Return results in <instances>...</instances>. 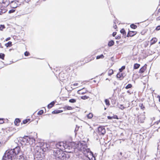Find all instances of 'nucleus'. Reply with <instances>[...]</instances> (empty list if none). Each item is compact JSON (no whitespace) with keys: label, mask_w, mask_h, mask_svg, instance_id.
<instances>
[{"label":"nucleus","mask_w":160,"mask_h":160,"mask_svg":"<svg viewBox=\"0 0 160 160\" xmlns=\"http://www.w3.org/2000/svg\"><path fill=\"white\" fill-rule=\"evenodd\" d=\"M116 33H117L116 32H113L112 34L113 36V37L115 36L116 35Z\"/></svg>","instance_id":"46"},{"label":"nucleus","mask_w":160,"mask_h":160,"mask_svg":"<svg viewBox=\"0 0 160 160\" xmlns=\"http://www.w3.org/2000/svg\"><path fill=\"white\" fill-rule=\"evenodd\" d=\"M146 68V67L144 66L142 67L140 69L139 71V72L140 73H143L144 71H145Z\"/></svg>","instance_id":"12"},{"label":"nucleus","mask_w":160,"mask_h":160,"mask_svg":"<svg viewBox=\"0 0 160 160\" xmlns=\"http://www.w3.org/2000/svg\"><path fill=\"white\" fill-rule=\"evenodd\" d=\"M76 100L74 99H71L69 100V102L72 103H74L76 102Z\"/></svg>","instance_id":"29"},{"label":"nucleus","mask_w":160,"mask_h":160,"mask_svg":"<svg viewBox=\"0 0 160 160\" xmlns=\"http://www.w3.org/2000/svg\"><path fill=\"white\" fill-rule=\"evenodd\" d=\"M132 87V85L131 84H129L127 85L125 88L126 89H128L129 88H131Z\"/></svg>","instance_id":"28"},{"label":"nucleus","mask_w":160,"mask_h":160,"mask_svg":"<svg viewBox=\"0 0 160 160\" xmlns=\"http://www.w3.org/2000/svg\"><path fill=\"white\" fill-rule=\"evenodd\" d=\"M104 58V56L103 54H101L100 55L96 57V59H100V58Z\"/></svg>","instance_id":"27"},{"label":"nucleus","mask_w":160,"mask_h":160,"mask_svg":"<svg viewBox=\"0 0 160 160\" xmlns=\"http://www.w3.org/2000/svg\"><path fill=\"white\" fill-rule=\"evenodd\" d=\"M53 155L56 159L64 160L66 159L67 155L63 153L62 151L56 149L53 151Z\"/></svg>","instance_id":"2"},{"label":"nucleus","mask_w":160,"mask_h":160,"mask_svg":"<svg viewBox=\"0 0 160 160\" xmlns=\"http://www.w3.org/2000/svg\"><path fill=\"white\" fill-rule=\"evenodd\" d=\"M43 0L45 1H46V0Z\"/></svg>","instance_id":"60"},{"label":"nucleus","mask_w":160,"mask_h":160,"mask_svg":"<svg viewBox=\"0 0 160 160\" xmlns=\"http://www.w3.org/2000/svg\"><path fill=\"white\" fill-rule=\"evenodd\" d=\"M156 19L157 21L160 20V17H158Z\"/></svg>","instance_id":"51"},{"label":"nucleus","mask_w":160,"mask_h":160,"mask_svg":"<svg viewBox=\"0 0 160 160\" xmlns=\"http://www.w3.org/2000/svg\"><path fill=\"white\" fill-rule=\"evenodd\" d=\"M12 45V42H9L5 44V46L7 47H10Z\"/></svg>","instance_id":"20"},{"label":"nucleus","mask_w":160,"mask_h":160,"mask_svg":"<svg viewBox=\"0 0 160 160\" xmlns=\"http://www.w3.org/2000/svg\"><path fill=\"white\" fill-rule=\"evenodd\" d=\"M30 120V119H27L25 120H24L23 121V124H26Z\"/></svg>","instance_id":"34"},{"label":"nucleus","mask_w":160,"mask_h":160,"mask_svg":"<svg viewBox=\"0 0 160 160\" xmlns=\"http://www.w3.org/2000/svg\"><path fill=\"white\" fill-rule=\"evenodd\" d=\"M113 117H110V116H108V119H112V118H113Z\"/></svg>","instance_id":"44"},{"label":"nucleus","mask_w":160,"mask_h":160,"mask_svg":"<svg viewBox=\"0 0 160 160\" xmlns=\"http://www.w3.org/2000/svg\"><path fill=\"white\" fill-rule=\"evenodd\" d=\"M119 108L122 109L123 110L124 108V107L122 105H120V106L119 107Z\"/></svg>","instance_id":"41"},{"label":"nucleus","mask_w":160,"mask_h":160,"mask_svg":"<svg viewBox=\"0 0 160 160\" xmlns=\"http://www.w3.org/2000/svg\"><path fill=\"white\" fill-rule=\"evenodd\" d=\"M73 149L72 147V146H70L68 145L65 144L64 146V150H65V151L68 152H72L71 150Z\"/></svg>","instance_id":"8"},{"label":"nucleus","mask_w":160,"mask_h":160,"mask_svg":"<svg viewBox=\"0 0 160 160\" xmlns=\"http://www.w3.org/2000/svg\"><path fill=\"white\" fill-rule=\"evenodd\" d=\"M93 117V114L92 113H89L87 115V117L88 119H91Z\"/></svg>","instance_id":"23"},{"label":"nucleus","mask_w":160,"mask_h":160,"mask_svg":"<svg viewBox=\"0 0 160 160\" xmlns=\"http://www.w3.org/2000/svg\"><path fill=\"white\" fill-rule=\"evenodd\" d=\"M15 11V10L14 9H12L9 11L8 13H11L14 12Z\"/></svg>","instance_id":"40"},{"label":"nucleus","mask_w":160,"mask_h":160,"mask_svg":"<svg viewBox=\"0 0 160 160\" xmlns=\"http://www.w3.org/2000/svg\"><path fill=\"white\" fill-rule=\"evenodd\" d=\"M2 3L6 4L5 6H7L9 4V0H3Z\"/></svg>","instance_id":"16"},{"label":"nucleus","mask_w":160,"mask_h":160,"mask_svg":"<svg viewBox=\"0 0 160 160\" xmlns=\"http://www.w3.org/2000/svg\"><path fill=\"white\" fill-rule=\"evenodd\" d=\"M157 39L156 38H153L151 40V44H153L157 41Z\"/></svg>","instance_id":"19"},{"label":"nucleus","mask_w":160,"mask_h":160,"mask_svg":"<svg viewBox=\"0 0 160 160\" xmlns=\"http://www.w3.org/2000/svg\"><path fill=\"white\" fill-rule=\"evenodd\" d=\"M127 92L129 93L130 94H131L132 93V92H131V91H129V90H128L127 91Z\"/></svg>","instance_id":"49"},{"label":"nucleus","mask_w":160,"mask_h":160,"mask_svg":"<svg viewBox=\"0 0 160 160\" xmlns=\"http://www.w3.org/2000/svg\"><path fill=\"white\" fill-rule=\"evenodd\" d=\"M105 102L106 104L108 106L110 105L109 101L108 99H105Z\"/></svg>","instance_id":"26"},{"label":"nucleus","mask_w":160,"mask_h":160,"mask_svg":"<svg viewBox=\"0 0 160 160\" xmlns=\"http://www.w3.org/2000/svg\"><path fill=\"white\" fill-rule=\"evenodd\" d=\"M5 57V54L2 53H0V58L3 60Z\"/></svg>","instance_id":"31"},{"label":"nucleus","mask_w":160,"mask_h":160,"mask_svg":"<svg viewBox=\"0 0 160 160\" xmlns=\"http://www.w3.org/2000/svg\"><path fill=\"white\" fill-rule=\"evenodd\" d=\"M85 93V92H82V94H84V93Z\"/></svg>","instance_id":"57"},{"label":"nucleus","mask_w":160,"mask_h":160,"mask_svg":"<svg viewBox=\"0 0 160 160\" xmlns=\"http://www.w3.org/2000/svg\"><path fill=\"white\" fill-rule=\"evenodd\" d=\"M64 144L65 143L63 142H60L57 143L56 146L57 148L60 150L62 151L63 150H64Z\"/></svg>","instance_id":"5"},{"label":"nucleus","mask_w":160,"mask_h":160,"mask_svg":"<svg viewBox=\"0 0 160 160\" xmlns=\"http://www.w3.org/2000/svg\"><path fill=\"white\" fill-rule=\"evenodd\" d=\"M117 27V26L116 25H115V26L114 27V28H116Z\"/></svg>","instance_id":"56"},{"label":"nucleus","mask_w":160,"mask_h":160,"mask_svg":"<svg viewBox=\"0 0 160 160\" xmlns=\"http://www.w3.org/2000/svg\"><path fill=\"white\" fill-rule=\"evenodd\" d=\"M114 42L113 41L111 40L108 42V46L109 47H111L114 45Z\"/></svg>","instance_id":"17"},{"label":"nucleus","mask_w":160,"mask_h":160,"mask_svg":"<svg viewBox=\"0 0 160 160\" xmlns=\"http://www.w3.org/2000/svg\"><path fill=\"white\" fill-rule=\"evenodd\" d=\"M140 66V65L139 64L135 63L134 64L133 68L134 69H136L138 68Z\"/></svg>","instance_id":"18"},{"label":"nucleus","mask_w":160,"mask_h":160,"mask_svg":"<svg viewBox=\"0 0 160 160\" xmlns=\"http://www.w3.org/2000/svg\"><path fill=\"white\" fill-rule=\"evenodd\" d=\"M113 118H117L118 119V117L117 116H113Z\"/></svg>","instance_id":"52"},{"label":"nucleus","mask_w":160,"mask_h":160,"mask_svg":"<svg viewBox=\"0 0 160 160\" xmlns=\"http://www.w3.org/2000/svg\"><path fill=\"white\" fill-rule=\"evenodd\" d=\"M159 122H160V119L158 121V123Z\"/></svg>","instance_id":"58"},{"label":"nucleus","mask_w":160,"mask_h":160,"mask_svg":"<svg viewBox=\"0 0 160 160\" xmlns=\"http://www.w3.org/2000/svg\"><path fill=\"white\" fill-rule=\"evenodd\" d=\"M68 156V157L69 158V155H67Z\"/></svg>","instance_id":"59"},{"label":"nucleus","mask_w":160,"mask_h":160,"mask_svg":"<svg viewBox=\"0 0 160 160\" xmlns=\"http://www.w3.org/2000/svg\"><path fill=\"white\" fill-rule=\"evenodd\" d=\"M10 39V38L9 37L7 38L6 39V41H8V40H9Z\"/></svg>","instance_id":"50"},{"label":"nucleus","mask_w":160,"mask_h":160,"mask_svg":"<svg viewBox=\"0 0 160 160\" xmlns=\"http://www.w3.org/2000/svg\"><path fill=\"white\" fill-rule=\"evenodd\" d=\"M137 33L135 31H129L127 34V37H133Z\"/></svg>","instance_id":"10"},{"label":"nucleus","mask_w":160,"mask_h":160,"mask_svg":"<svg viewBox=\"0 0 160 160\" xmlns=\"http://www.w3.org/2000/svg\"><path fill=\"white\" fill-rule=\"evenodd\" d=\"M158 98H159V101L160 102V96H158Z\"/></svg>","instance_id":"53"},{"label":"nucleus","mask_w":160,"mask_h":160,"mask_svg":"<svg viewBox=\"0 0 160 160\" xmlns=\"http://www.w3.org/2000/svg\"><path fill=\"white\" fill-rule=\"evenodd\" d=\"M73 85L74 86H78V83H75L73 84Z\"/></svg>","instance_id":"47"},{"label":"nucleus","mask_w":160,"mask_h":160,"mask_svg":"<svg viewBox=\"0 0 160 160\" xmlns=\"http://www.w3.org/2000/svg\"><path fill=\"white\" fill-rule=\"evenodd\" d=\"M122 140L123 141H125V140H127V139H120V140Z\"/></svg>","instance_id":"54"},{"label":"nucleus","mask_w":160,"mask_h":160,"mask_svg":"<svg viewBox=\"0 0 160 160\" xmlns=\"http://www.w3.org/2000/svg\"><path fill=\"white\" fill-rule=\"evenodd\" d=\"M4 122V121L2 119L0 118V123L2 124Z\"/></svg>","instance_id":"43"},{"label":"nucleus","mask_w":160,"mask_h":160,"mask_svg":"<svg viewBox=\"0 0 160 160\" xmlns=\"http://www.w3.org/2000/svg\"><path fill=\"white\" fill-rule=\"evenodd\" d=\"M18 1H12L10 3V6L12 8H15L21 5L20 4H18Z\"/></svg>","instance_id":"4"},{"label":"nucleus","mask_w":160,"mask_h":160,"mask_svg":"<svg viewBox=\"0 0 160 160\" xmlns=\"http://www.w3.org/2000/svg\"><path fill=\"white\" fill-rule=\"evenodd\" d=\"M77 149L79 151L82 152L83 153L85 154L86 152L88 153L90 152V150L89 148H87V145L85 143H79Z\"/></svg>","instance_id":"3"},{"label":"nucleus","mask_w":160,"mask_h":160,"mask_svg":"<svg viewBox=\"0 0 160 160\" xmlns=\"http://www.w3.org/2000/svg\"><path fill=\"white\" fill-rule=\"evenodd\" d=\"M5 11H4V12H3V10L1 9V11H0V14H1L2 13H4L5 12Z\"/></svg>","instance_id":"45"},{"label":"nucleus","mask_w":160,"mask_h":160,"mask_svg":"<svg viewBox=\"0 0 160 160\" xmlns=\"http://www.w3.org/2000/svg\"><path fill=\"white\" fill-rule=\"evenodd\" d=\"M89 98L88 96H82L81 97V98L83 100H85L88 99Z\"/></svg>","instance_id":"32"},{"label":"nucleus","mask_w":160,"mask_h":160,"mask_svg":"<svg viewBox=\"0 0 160 160\" xmlns=\"http://www.w3.org/2000/svg\"><path fill=\"white\" fill-rule=\"evenodd\" d=\"M113 73V70L112 69L109 70L108 72V75L109 76H111Z\"/></svg>","instance_id":"24"},{"label":"nucleus","mask_w":160,"mask_h":160,"mask_svg":"<svg viewBox=\"0 0 160 160\" xmlns=\"http://www.w3.org/2000/svg\"><path fill=\"white\" fill-rule=\"evenodd\" d=\"M20 151V149L19 147H16L13 149L6 151L3 157V160H12L15 159L17 156L18 157Z\"/></svg>","instance_id":"1"},{"label":"nucleus","mask_w":160,"mask_h":160,"mask_svg":"<svg viewBox=\"0 0 160 160\" xmlns=\"http://www.w3.org/2000/svg\"><path fill=\"white\" fill-rule=\"evenodd\" d=\"M55 102L54 101H52L49 104L48 106V108H52L54 105Z\"/></svg>","instance_id":"13"},{"label":"nucleus","mask_w":160,"mask_h":160,"mask_svg":"<svg viewBox=\"0 0 160 160\" xmlns=\"http://www.w3.org/2000/svg\"><path fill=\"white\" fill-rule=\"evenodd\" d=\"M122 75V73H118L117 75V77L118 78H121Z\"/></svg>","instance_id":"35"},{"label":"nucleus","mask_w":160,"mask_h":160,"mask_svg":"<svg viewBox=\"0 0 160 160\" xmlns=\"http://www.w3.org/2000/svg\"><path fill=\"white\" fill-rule=\"evenodd\" d=\"M63 112L62 110H55L53 111L52 112V114H57L61 112Z\"/></svg>","instance_id":"14"},{"label":"nucleus","mask_w":160,"mask_h":160,"mask_svg":"<svg viewBox=\"0 0 160 160\" xmlns=\"http://www.w3.org/2000/svg\"><path fill=\"white\" fill-rule=\"evenodd\" d=\"M121 37L120 36H118V37H116V39H119Z\"/></svg>","instance_id":"48"},{"label":"nucleus","mask_w":160,"mask_h":160,"mask_svg":"<svg viewBox=\"0 0 160 160\" xmlns=\"http://www.w3.org/2000/svg\"><path fill=\"white\" fill-rule=\"evenodd\" d=\"M20 120L18 118H17L15 119L14 121V123L15 125L18 126L19 125V123L20 122Z\"/></svg>","instance_id":"15"},{"label":"nucleus","mask_w":160,"mask_h":160,"mask_svg":"<svg viewBox=\"0 0 160 160\" xmlns=\"http://www.w3.org/2000/svg\"><path fill=\"white\" fill-rule=\"evenodd\" d=\"M64 109H67L68 110H71L72 109V108L71 106H66L64 107Z\"/></svg>","instance_id":"21"},{"label":"nucleus","mask_w":160,"mask_h":160,"mask_svg":"<svg viewBox=\"0 0 160 160\" xmlns=\"http://www.w3.org/2000/svg\"><path fill=\"white\" fill-rule=\"evenodd\" d=\"M125 66H122L121 68L119 69V71L120 72H122V70L125 69Z\"/></svg>","instance_id":"37"},{"label":"nucleus","mask_w":160,"mask_h":160,"mask_svg":"<svg viewBox=\"0 0 160 160\" xmlns=\"http://www.w3.org/2000/svg\"><path fill=\"white\" fill-rule=\"evenodd\" d=\"M27 138H28V136H25L23 138H22V140L23 142H26V140L27 139Z\"/></svg>","instance_id":"33"},{"label":"nucleus","mask_w":160,"mask_h":160,"mask_svg":"<svg viewBox=\"0 0 160 160\" xmlns=\"http://www.w3.org/2000/svg\"><path fill=\"white\" fill-rule=\"evenodd\" d=\"M156 29L157 30H160V25H159V26H157L156 28Z\"/></svg>","instance_id":"42"},{"label":"nucleus","mask_w":160,"mask_h":160,"mask_svg":"<svg viewBox=\"0 0 160 160\" xmlns=\"http://www.w3.org/2000/svg\"><path fill=\"white\" fill-rule=\"evenodd\" d=\"M43 113V111L42 110H41L39 111L38 113V115H42Z\"/></svg>","instance_id":"36"},{"label":"nucleus","mask_w":160,"mask_h":160,"mask_svg":"<svg viewBox=\"0 0 160 160\" xmlns=\"http://www.w3.org/2000/svg\"><path fill=\"white\" fill-rule=\"evenodd\" d=\"M19 157V159L20 160H25V157L23 155L20 154V151L19 152V154L18 155V157Z\"/></svg>","instance_id":"11"},{"label":"nucleus","mask_w":160,"mask_h":160,"mask_svg":"<svg viewBox=\"0 0 160 160\" xmlns=\"http://www.w3.org/2000/svg\"><path fill=\"white\" fill-rule=\"evenodd\" d=\"M130 27L132 28L135 29L137 28V26L134 24H132L130 25Z\"/></svg>","instance_id":"22"},{"label":"nucleus","mask_w":160,"mask_h":160,"mask_svg":"<svg viewBox=\"0 0 160 160\" xmlns=\"http://www.w3.org/2000/svg\"><path fill=\"white\" fill-rule=\"evenodd\" d=\"M5 28V27L4 25H0V30L2 31L3 29Z\"/></svg>","instance_id":"30"},{"label":"nucleus","mask_w":160,"mask_h":160,"mask_svg":"<svg viewBox=\"0 0 160 160\" xmlns=\"http://www.w3.org/2000/svg\"><path fill=\"white\" fill-rule=\"evenodd\" d=\"M29 53L27 51H26L24 52V55L26 56H29Z\"/></svg>","instance_id":"39"},{"label":"nucleus","mask_w":160,"mask_h":160,"mask_svg":"<svg viewBox=\"0 0 160 160\" xmlns=\"http://www.w3.org/2000/svg\"><path fill=\"white\" fill-rule=\"evenodd\" d=\"M89 155L87 156L89 160H96V158L95 155L90 150V152H88Z\"/></svg>","instance_id":"7"},{"label":"nucleus","mask_w":160,"mask_h":160,"mask_svg":"<svg viewBox=\"0 0 160 160\" xmlns=\"http://www.w3.org/2000/svg\"><path fill=\"white\" fill-rule=\"evenodd\" d=\"M158 12H160V8L158 10Z\"/></svg>","instance_id":"55"},{"label":"nucleus","mask_w":160,"mask_h":160,"mask_svg":"<svg viewBox=\"0 0 160 160\" xmlns=\"http://www.w3.org/2000/svg\"><path fill=\"white\" fill-rule=\"evenodd\" d=\"M139 106L142 109H143L145 108L144 107V106L143 105V104L142 103H140Z\"/></svg>","instance_id":"38"},{"label":"nucleus","mask_w":160,"mask_h":160,"mask_svg":"<svg viewBox=\"0 0 160 160\" xmlns=\"http://www.w3.org/2000/svg\"><path fill=\"white\" fill-rule=\"evenodd\" d=\"M35 139L34 138L28 136L26 140V142L30 144H32L33 142H35Z\"/></svg>","instance_id":"9"},{"label":"nucleus","mask_w":160,"mask_h":160,"mask_svg":"<svg viewBox=\"0 0 160 160\" xmlns=\"http://www.w3.org/2000/svg\"><path fill=\"white\" fill-rule=\"evenodd\" d=\"M120 32L123 35H126V32L124 29H122L120 30Z\"/></svg>","instance_id":"25"},{"label":"nucleus","mask_w":160,"mask_h":160,"mask_svg":"<svg viewBox=\"0 0 160 160\" xmlns=\"http://www.w3.org/2000/svg\"><path fill=\"white\" fill-rule=\"evenodd\" d=\"M98 133L99 135H104L106 132L103 126H100L98 128Z\"/></svg>","instance_id":"6"}]
</instances>
